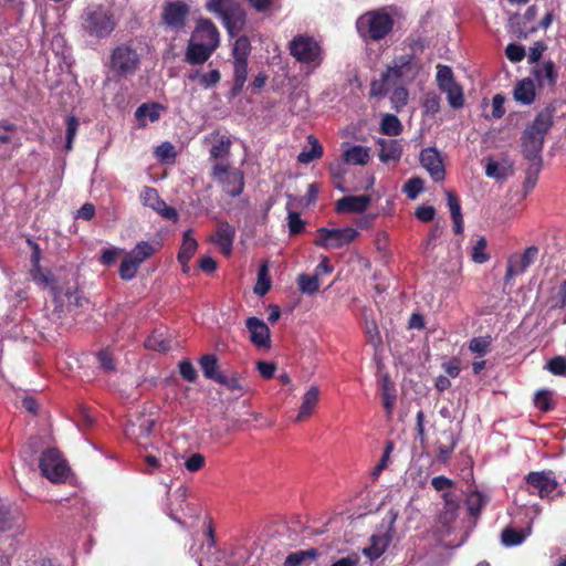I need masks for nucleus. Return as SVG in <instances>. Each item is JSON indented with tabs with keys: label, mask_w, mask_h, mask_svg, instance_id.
Returning a JSON list of instances; mask_svg holds the SVG:
<instances>
[{
	"label": "nucleus",
	"mask_w": 566,
	"mask_h": 566,
	"mask_svg": "<svg viewBox=\"0 0 566 566\" xmlns=\"http://www.w3.org/2000/svg\"><path fill=\"white\" fill-rule=\"evenodd\" d=\"M554 109L545 107L534 120L526 126L521 137V146L524 157L532 161L535 175L542 169V149L545 136L553 126Z\"/></svg>",
	"instance_id": "1"
},
{
	"label": "nucleus",
	"mask_w": 566,
	"mask_h": 566,
	"mask_svg": "<svg viewBox=\"0 0 566 566\" xmlns=\"http://www.w3.org/2000/svg\"><path fill=\"white\" fill-rule=\"evenodd\" d=\"M291 55L303 65L306 75L317 70L324 60L321 44L312 36L297 35L289 44Z\"/></svg>",
	"instance_id": "2"
},
{
	"label": "nucleus",
	"mask_w": 566,
	"mask_h": 566,
	"mask_svg": "<svg viewBox=\"0 0 566 566\" xmlns=\"http://www.w3.org/2000/svg\"><path fill=\"white\" fill-rule=\"evenodd\" d=\"M82 27L90 36L102 39L113 32L115 20L107 8L90 4L82 13Z\"/></svg>",
	"instance_id": "3"
},
{
	"label": "nucleus",
	"mask_w": 566,
	"mask_h": 566,
	"mask_svg": "<svg viewBox=\"0 0 566 566\" xmlns=\"http://www.w3.org/2000/svg\"><path fill=\"white\" fill-rule=\"evenodd\" d=\"M206 8L222 19L231 36H234L244 24V11L235 0H208Z\"/></svg>",
	"instance_id": "4"
},
{
	"label": "nucleus",
	"mask_w": 566,
	"mask_h": 566,
	"mask_svg": "<svg viewBox=\"0 0 566 566\" xmlns=\"http://www.w3.org/2000/svg\"><path fill=\"white\" fill-rule=\"evenodd\" d=\"M356 25L361 38L378 41L391 31L394 20L384 11H370L363 14Z\"/></svg>",
	"instance_id": "5"
},
{
	"label": "nucleus",
	"mask_w": 566,
	"mask_h": 566,
	"mask_svg": "<svg viewBox=\"0 0 566 566\" xmlns=\"http://www.w3.org/2000/svg\"><path fill=\"white\" fill-rule=\"evenodd\" d=\"M410 71L411 64L409 57L402 56L394 60L387 71L382 74L381 78L371 83L370 94L374 96H381L390 92L391 86H396Z\"/></svg>",
	"instance_id": "6"
},
{
	"label": "nucleus",
	"mask_w": 566,
	"mask_h": 566,
	"mask_svg": "<svg viewBox=\"0 0 566 566\" xmlns=\"http://www.w3.org/2000/svg\"><path fill=\"white\" fill-rule=\"evenodd\" d=\"M358 234V231L352 227H322L316 230L314 244L326 250L342 249L355 241Z\"/></svg>",
	"instance_id": "7"
},
{
	"label": "nucleus",
	"mask_w": 566,
	"mask_h": 566,
	"mask_svg": "<svg viewBox=\"0 0 566 566\" xmlns=\"http://www.w3.org/2000/svg\"><path fill=\"white\" fill-rule=\"evenodd\" d=\"M158 245L146 241L138 242L132 251L125 254L119 266L120 277L126 281L134 279L140 264L157 251Z\"/></svg>",
	"instance_id": "8"
},
{
	"label": "nucleus",
	"mask_w": 566,
	"mask_h": 566,
	"mask_svg": "<svg viewBox=\"0 0 566 566\" xmlns=\"http://www.w3.org/2000/svg\"><path fill=\"white\" fill-rule=\"evenodd\" d=\"M211 176L221 184L223 190L231 197L239 196L244 188L243 172L233 169L228 163L217 161L212 166Z\"/></svg>",
	"instance_id": "9"
},
{
	"label": "nucleus",
	"mask_w": 566,
	"mask_h": 566,
	"mask_svg": "<svg viewBox=\"0 0 566 566\" xmlns=\"http://www.w3.org/2000/svg\"><path fill=\"white\" fill-rule=\"evenodd\" d=\"M32 280L42 287H50L53 298L61 306H81L82 298L76 291L67 289L65 292L57 291L53 285V276L51 272L43 271L42 268L31 269L30 271Z\"/></svg>",
	"instance_id": "10"
},
{
	"label": "nucleus",
	"mask_w": 566,
	"mask_h": 566,
	"mask_svg": "<svg viewBox=\"0 0 566 566\" xmlns=\"http://www.w3.org/2000/svg\"><path fill=\"white\" fill-rule=\"evenodd\" d=\"M42 474L51 482H64L69 475L67 462L56 449H48L40 459Z\"/></svg>",
	"instance_id": "11"
},
{
	"label": "nucleus",
	"mask_w": 566,
	"mask_h": 566,
	"mask_svg": "<svg viewBox=\"0 0 566 566\" xmlns=\"http://www.w3.org/2000/svg\"><path fill=\"white\" fill-rule=\"evenodd\" d=\"M538 249L535 245L528 247L522 253H512L507 258L505 283H511L516 276L522 275L535 262Z\"/></svg>",
	"instance_id": "12"
},
{
	"label": "nucleus",
	"mask_w": 566,
	"mask_h": 566,
	"mask_svg": "<svg viewBox=\"0 0 566 566\" xmlns=\"http://www.w3.org/2000/svg\"><path fill=\"white\" fill-rule=\"evenodd\" d=\"M398 517L397 512H389V524L385 532L376 533L370 537V544L363 549L369 560L378 559L389 546L394 535V524Z\"/></svg>",
	"instance_id": "13"
},
{
	"label": "nucleus",
	"mask_w": 566,
	"mask_h": 566,
	"mask_svg": "<svg viewBox=\"0 0 566 566\" xmlns=\"http://www.w3.org/2000/svg\"><path fill=\"white\" fill-rule=\"evenodd\" d=\"M139 200L142 203L157 212L160 217L176 222L178 213L175 208L168 206L159 196L157 189L145 186L139 192Z\"/></svg>",
	"instance_id": "14"
},
{
	"label": "nucleus",
	"mask_w": 566,
	"mask_h": 566,
	"mask_svg": "<svg viewBox=\"0 0 566 566\" xmlns=\"http://www.w3.org/2000/svg\"><path fill=\"white\" fill-rule=\"evenodd\" d=\"M111 65L118 74L133 73L138 65V55L128 46H119L113 52Z\"/></svg>",
	"instance_id": "15"
},
{
	"label": "nucleus",
	"mask_w": 566,
	"mask_h": 566,
	"mask_svg": "<svg viewBox=\"0 0 566 566\" xmlns=\"http://www.w3.org/2000/svg\"><path fill=\"white\" fill-rule=\"evenodd\" d=\"M203 143L210 144V159L218 160L227 158L230 155V148L232 145L230 136L222 134L220 130H213L212 133L203 137Z\"/></svg>",
	"instance_id": "16"
},
{
	"label": "nucleus",
	"mask_w": 566,
	"mask_h": 566,
	"mask_svg": "<svg viewBox=\"0 0 566 566\" xmlns=\"http://www.w3.org/2000/svg\"><path fill=\"white\" fill-rule=\"evenodd\" d=\"M189 8L181 1L170 2L165 6L163 12L164 22L172 30L178 31L185 27Z\"/></svg>",
	"instance_id": "17"
},
{
	"label": "nucleus",
	"mask_w": 566,
	"mask_h": 566,
	"mask_svg": "<svg viewBox=\"0 0 566 566\" xmlns=\"http://www.w3.org/2000/svg\"><path fill=\"white\" fill-rule=\"evenodd\" d=\"M321 390L317 386L312 385L302 396L301 405L294 422H303L310 419L319 403Z\"/></svg>",
	"instance_id": "18"
},
{
	"label": "nucleus",
	"mask_w": 566,
	"mask_h": 566,
	"mask_svg": "<svg viewBox=\"0 0 566 566\" xmlns=\"http://www.w3.org/2000/svg\"><path fill=\"white\" fill-rule=\"evenodd\" d=\"M528 485L541 496H548L557 486L553 472H531L526 476Z\"/></svg>",
	"instance_id": "19"
},
{
	"label": "nucleus",
	"mask_w": 566,
	"mask_h": 566,
	"mask_svg": "<svg viewBox=\"0 0 566 566\" xmlns=\"http://www.w3.org/2000/svg\"><path fill=\"white\" fill-rule=\"evenodd\" d=\"M420 163L434 181L444 179V166L436 148L423 149L420 154Z\"/></svg>",
	"instance_id": "20"
},
{
	"label": "nucleus",
	"mask_w": 566,
	"mask_h": 566,
	"mask_svg": "<svg viewBox=\"0 0 566 566\" xmlns=\"http://www.w3.org/2000/svg\"><path fill=\"white\" fill-rule=\"evenodd\" d=\"M245 325L250 333V340L255 347L265 349L270 348V329L263 321L256 317H249Z\"/></svg>",
	"instance_id": "21"
},
{
	"label": "nucleus",
	"mask_w": 566,
	"mask_h": 566,
	"mask_svg": "<svg viewBox=\"0 0 566 566\" xmlns=\"http://www.w3.org/2000/svg\"><path fill=\"white\" fill-rule=\"evenodd\" d=\"M371 198L367 195L345 196L335 203L338 213H361L370 205Z\"/></svg>",
	"instance_id": "22"
},
{
	"label": "nucleus",
	"mask_w": 566,
	"mask_h": 566,
	"mask_svg": "<svg viewBox=\"0 0 566 566\" xmlns=\"http://www.w3.org/2000/svg\"><path fill=\"white\" fill-rule=\"evenodd\" d=\"M235 237V229L227 221H219L217 224L216 233L211 241L217 244L224 255H230Z\"/></svg>",
	"instance_id": "23"
},
{
	"label": "nucleus",
	"mask_w": 566,
	"mask_h": 566,
	"mask_svg": "<svg viewBox=\"0 0 566 566\" xmlns=\"http://www.w3.org/2000/svg\"><path fill=\"white\" fill-rule=\"evenodd\" d=\"M191 38L198 42H203L214 50L219 45V32L216 25L206 19L198 21Z\"/></svg>",
	"instance_id": "24"
},
{
	"label": "nucleus",
	"mask_w": 566,
	"mask_h": 566,
	"mask_svg": "<svg viewBox=\"0 0 566 566\" xmlns=\"http://www.w3.org/2000/svg\"><path fill=\"white\" fill-rule=\"evenodd\" d=\"M342 158L346 165L365 166L370 159V149L361 145L344 144L342 146Z\"/></svg>",
	"instance_id": "25"
},
{
	"label": "nucleus",
	"mask_w": 566,
	"mask_h": 566,
	"mask_svg": "<svg viewBox=\"0 0 566 566\" xmlns=\"http://www.w3.org/2000/svg\"><path fill=\"white\" fill-rule=\"evenodd\" d=\"M142 448L144 449L145 453L143 454L144 461L147 464V469L145 472L153 473L154 470H168L171 467V462L169 461L167 453L161 452L160 450L151 448V450L148 449L147 444H142Z\"/></svg>",
	"instance_id": "26"
},
{
	"label": "nucleus",
	"mask_w": 566,
	"mask_h": 566,
	"mask_svg": "<svg viewBox=\"0 0 566 566\" xmlns=\"http://www.w3.org/2000/svg\"><path fill=\"white\" fill-rule=\"evenodd\" d=\"M378 156L381 163H398L402 156V146L397 139H378Z\"/></svg>",
	"instance_id": "27"
},
{
	"label": "nucleus",
	"mask_w": 566,
	"mask_h": 566,
	"mask_svg": "<svg viewBox=\"0 0 566 566\" xmlns=\"http://www.w3.org/2000/svg\"><path fill=\"white\" fill-rule=\"evenodd\" d=\"M214 49L211 46L205 44L203 42H198L191 38L187 48L186 56L190 63L201 64L210 57Z\"/></svg>",
	"instance_id": "28"
},
{
	"label": "nucleus",
	"mask_w": 566,
	"mask_h": 566,
	"mask_svg": "<svg viewBox=\"0 0 566 566\" xmlns=\"http://www.w3.org/2000/svg\"><path fill=\"white\" fill-rule=\"evenodd\" d=\"M154 419L143 417L138 419V423H129L125 429V434L129 439H135L142 447L140 438L149 436L154 427Z\"/></svg>",
	"instance_id": "29"
},
{
	"label": "nucleus",
	"mask_w": 566,
	"mask_h": 566,
	"mask_svg": "<svg viewBox=\"0 0 566 566\" xmlns=\"http://www.w3.org/2000/svg\"><path fill=\"white\" fill-rule=\"evenodd\" d=\"M533 74L541 86H554L557 80V71L552 61L538 64L534 69Z\"/></svg>",
	"instance_id": "30"
},
{
	"label": "nucleus",
	"mask_w": 566,
	"mask_h": 566,
	"mask_svg": "<svg viewBox=\"0 0 566 566\" xmlns=\"http://www.w3.org/2000/svg\"><path fill=\"white\" fill-rule=\"evenodd\" d=\"M163 109L164 107L156 103L140 105L135 113L139 126L145 127L149 123L157 122L160 118Z\"/></svg>",
	"instance_id": "31"
},
{
	"label": "nucleus",
	"mask_w": 566,
	"mask_h": 566,
	"mask_svg": "<svg viewBox=\"0 0 566 566\" xmlns=\"http://www.w3.org/2000/svg\"><path fill=\"white\" fill-rule=\"evenodd\" d=\"M535 84L532 78H523L514 87V98L525 105H530L535 99Z\"/></svg>",
	"instance_id": "32"
},
{
	"label": "nucleus",
	"mask_w": 566,
	"mask_h": 566,
	"mask_svg": "<svg viewBox=\"0 0 566 566\" xmlns=\"http://www.w3.org/2000/svg\"><path fill=\"white\" fill-rule=\"evenodd\" d=\"M531 535V527L524 530H516L512 526H506L501 534V543L505 547L521 545Z\"/></svg>",
	"instance_id": "33"
},
{
	"label": "nucleus",
	"mask_w": 566,
	"mask_h": 566,
	"mask_svg": "<svg viewBox=\"0 0 566 566\" xmlns=\"http://www.w3.org/2000/svg\"><path fill=\"white\" fill-rule=\"evenodd\" d=\"M380 391L382 398V405L388 415H391L396 403V388L394 382L390 380L388 375H384L380 378Z\"/></svg>",
	"instance_id": "34"
},
{
	"label": "nucleus",
	"mask_w": 566,
	"mask_h": 566,
	"mask_svg": "<svg viewBox=\"0 0 566 566\" xmlns=\"http://www.w3.org/2000/svg\"><path fill=\"white\" fill-rule=\"evenodd\" d=\"M512 172L511 165L506 161H495L492 158H488L485 163V175L489 178L495 180L506 179Z\"/></svg>",
	"instance_id": "35"
},
{
	"label": "nucleus",
	"mask_w": 566,
	"mask_h": 566,
	"mask_svg": "<svg viewBox=\"0 0 566 566\" xmlns=\"http://www.w3.org/2000/svg\"><path fill=\"white\" fill-rule=\"evenodd\" d=\"M22 523L21 514L18 510H11L0 502V531L20 527Z\"/></svg>",
	"instance_id": "36"
},
{
	"label": "nucleus",
	"mask_w": 566,
	"mask_h": 566,
	"mask_svg": "<svg viewBox=\"0 0 566 566\" xmlns=\"http://www.w3.org/2000/svg\"><path fill=\"white\" fill-rule=\"evenodd\" d=\"M198 248L197 240L192 237L191 230L184 233L182 244L178 253V261L184 264V271L186 272V265L195 254Z\"/></svg>",
	"instance_id": "37"
},
{
	"label": "nucleus",
	"mask_w": 566,
	"mask_h": 566,
	"mask_svg": "<svg viewBox=\"0 0 566 566\" xmlns=\"http://www.w3.org/2000/svg\"><path fill=\"white\" fill-rule=\"evenodd\" d=\"M307 140L311 148H305L298 154L297 160L301 164H310L311 161L318 159L323 156V147L319 144L318 139L313 135H310L307 137Z\"/></svg>",
	"instance_id": "38"
},
{
	"label": "nucleus",
	"mask_w": 566,
	"mask_h": 566,
	"mask_svg": "<svg viewBox=\"0 0 566 566\" xmlns=\"http://www.w3.org/2000/svg\"><path fill=\"white\" fill-rule=\"evenodd\" d=\"M200 367L205 377L218 381L221 373L218 370V360L214 355H205L200 358Z\"/></svg>",
	"instance_id": "39"
},
{
	"label": "nucleus",
	"mask_w": 566,
	"mask_h": 566,
	"mask_svg": "<svg viewBox=\"0 0 566 566\" xmlns=\"http://www.w3.org/2000/svg\"><path fill=\"white\" fill-rule=\"evenodd\" d=\"M380 132L387 136H397L402 132V124L396 115H384L380 124Z\"/></svg>",
	"instance_id": "40"
},
{
	"label": "nucleus",
	"mask_w": 566,
	"mask_h": 566,
	"mask_svg": "<svg viewBox=\"0 0 566 566\" xmlns=\"http://www.w3.org/2000/svg\"><path fill=\"white\" fill-rule=\"evenodd\" d=\"M447 94V99L452 108H461L464 105V95L462 87L454 83L441 90Z\"/></svg>",
	"instance_id": "41"
},
{
	"label": "nucleus",
	"mask_w": 566,
	"mask_h": 566,
	"mask_svg": "<svg viewBox=\"0 0 566 566\" xmlns=\"http://www.w3.org/2000/svg\"><path fill=\"white\" fill-rule=\"evenodd\" d=\"M403 78L396 85L391 86V95L390 101L392 103V107L399 112L408 102V91L402 86Z\"/></svg>",
	"instance_id": "42"
},
{
	"label": "nucleus",
	"mask_w": 566,
	"mask_h": 566,
	"mask_svg": "<svg viewBox=\"0 0 566 566\" xmlns=\"http://www.w3.org/2000/svg\"><path fill=\"white\" fill-rule=\"evenodd\" d=\"M234 90L240 91L248 76V59H234Z\"/></svg>",
	"instance_id": "43"
},
{
	"label": "nucleus",
	"mask_w": 566,
	"mask_h": 566,
	"mask_svg": "<svg viewBox=\"0 0 566 566\" xmlns=\"http://www.w3.org/2000/svg\"><path fill=\"white\" fill-rule=\"evenodd\" d=\"M298 289L304 294H315L319 289V280L317 275L300 274L297 277Z\"/></svg>",
	"instance_id": "44"
},
{
	"label": "nucleus",
	"mask_w": 566,
	"mask_h": 566,
	"mask_svg": "<svg viewBox=\"0 0 566 566\" xmlns=\"http://www.w3.org/2000/svg\"><path fill=\"white\" fill-rule=\"evenodd\" d=\"M318 555L315 548L298 551L287 555L284 566H300L307 559H314Z\"/></svg>",
	"instance_id": "45"
},
{
	"label": "nucleus",
	"mask_w": 566,
	"mask_h": 566,
	"mask_svg": "<svg viewBox=\"0 0 566 566\" xmlns=\"http://www.w3.org/2000/svg\"><path fill=\"white\" fill-rule=\"evenodd\" d=\"M271 287V281L269 277V266L268 263H263L258 272V281L254 286V293L263 296L265 295Z\"/></svg>",
	"instance_id": "46"
},
{
	"label": "nucleus",
	"mask_w": 566,
	"mask_h": 566,
	"mask_svg": "<svg viewBox=\"0 0 566 566\" xmlns=\"http://www.w3.org/2000/svg\"><path fill=\"white\" fill-rule=\"evenodd\" d=\"M486 244L488 242L483 237H480L473 244L471 250V259L474 263L483 264L489 261L490 255L486 252Z\"/></svg>",
	"instance_id": "47"
},
{
	"label": "nucleus",
	"mask_w": 566,
	"mask_h": 566,
	"mask_svg": "<svg viewBox=\"0 0 566 566\" xmlns=\"http://www.w3.org/2000/svg\"><path fill=\"white\" fill-rule=\"evenodd\" d=\"M148 349L165 353L170 348V342L161 333H154L145 340Z\"/></svg>",
	"instance_id": "48"
},
{
	"label": "nucleus",
	"mask_w": 566,
	"mask_h": 566,
	"mask_svg": "<svg viewBox=\"0 0 566 566\" xmlns=\"http://www.w3.org/2000/svg\"><path fill=\"white\" fill-rule=\"evenodd\" d=\"M457 83L451 67L447 65L437 66V84L440 90Z\"/></svg>",
	"instance_id": "49"
},
{
	"label": "nucleus",
	"mask_w": 566,
	"mask_h": 566,
	"mask_svg": "<svg viewBox=\"0 0 566 566\" xmlns=\"http://www.w3.org/2000/svg\"><path fill=\"white\" fill-rule=\"evenodd\" d=\"M155 156L161 163H172L176 158L175 146L169 142H165L156 148Z\"/></svg>",
	"instance_id": "50"
},
{
	"label": "nucleus",
	"mask_w": 566,
	"mask_h": 566,
	"mask_svg": "<svg viewBox=\"0 0 566 566\" xmlns=\"http://www.w3.org/2000/svg\"><path fill=\"white\" fill-rule=\"evenodd\" d=\"M545 368L555 376L566 377V356H555L546 363Z\"/></svg>",
	"instance_id": "51"
},
{
	"label": "nucleus",
	"mask_w": 566,
	"mask_h": 566,
	"mask_svg": "<svg viewBox=\"0 0 566 566\" xmlns=\"http://www.w3.org/2000/svg\"><path fill=\"white\" fill-rule=\"evenodd\" d=\"M96 358L98 361L99 369L103 370L104 373H113L116 370V363L108 350H99L96 354Z\"/></svg>",
	"instance_id": "52"
},
{
	"label": "nucleus",
	"mask_w": 566,
	"mask_h": 566,
	"mask_svg": "<svg viewBox=\"0 0 566 566\" xmlns=\"http://www.w3.org/2000/svg\"><path fill=\"white\" fill-rule=\"evenodd\" d=\"M486 504V497L480 492H471L467 497L469 511L475 515Z\"/></svg>",
	"instance_id": "53"
},
{
	"label": "nucleus",
	"mask_w": 566,
	"mask_h": 566,
	"mask_svg": "<svg viewBox=\"0 0 566 566\" xmlns=\"http://www.w3.org/2000/svg\"><path fill=\"white\" fill-rule=\"evenodd\" d=\"M250 41L245 36H240L233 45V59H248L250 54Z\"/></svg>",
	"instance_id": "54"
},
{
	"label": "nucleus",
	"mask_w": 566,
	"mask_h": 566,
	"mask_svg": "<svg viewBox=\"0 0 566 566\" xmlns=\"http://www.w3.org/2000/svg\"><path fill=\"white\" fill-rule=\"evenodd\" d=\"M422 190L423 180L417 177L409 179L408 182L403 186V192L411 200H415Z\"/></svg>",
	"instance_id": "55"
},
{
	"label": "nucleus",
	"mask_w": 566,
	"mask_h": 566,
	"mask_svg": "<svg viewBox=\"0 0 566 566\" xmlns=\"http://www.w3.org/2000/svg\"><path fill=\"white\" fill-rule=\"evenodd\" d=\"M422 107L427 114H436L440 108V97L433 92L424 94Z\"/></svg>",
	"instance_id": "56"
},
{
	"label": "nucleus",
	"mask_w": 566,
	"mask_h": 566,
	"mask_svg": "<svg viewBox=\"0 0 566 566\" xmlns=\"http://www.w3.org/2000/svg\"><path fill=\"white\" fill-rule=\"evenodd\" d=\"M490 345L489 337H475L470 342L469 348L479 356H484L489 352Z\"/></svg>",
	"instance_id": "57"
},
{
	"label": "nucleus",
	"mask_w": 566,
	"mask_h": 566,
	"mask_svg": "<svg viewBox=\"0 0 566 566\" xmlns=\"http://www.w3.org/2000/svg\"><path fill=\"white\" fill-rule=\"evenodd\" d=\"M392 450H394V442L388 441L386 443L385 451H384V454H382L379 463L375 467V469L373 471L374 476H378L380 474V472L387 467V464L390 460V454H391Z\"/></svg>",
	"instance_id": "58"
},
{
	"label": "nucleus",
	"mask_w": 566,
	"mask_h": 566,
	"mask_svg": "<svg viewBox=\"0 0 566 566\" xmlns=\"http://www.w3.org/2000/svg\"><path fill=\"white\" fill-rule=\"evenodd\" d=\"M507 59L512 62H521L525 56V50L522 45L511 43L505 49Z\"/></svg>",
	"instance_id": "59"
},
{
	"label": "nucleus",
	"mask_w": 566,
	"mask_h": 566,
	"mask_svg": "<svg viewBox=\"0 0 566 566\" xmlns=\"http://www.w3.org/2000/svg\"><path fill=\"white\" fill-rule=\"evenodd\" d=\"M534 402L538 409H541L543 411L549 410L552 408L551 392L547 390H541V391L536 392V395L534 397Z\"/></svg>",
	"instance_id": "60"
},
{
	"label": "nucleus",
	"mask_w": 566,
	"mask_h": 566,
	"mask_svg": "<svg viewBox=\"0 0 566 566\" xmlns=\"http://www.w3.org/2000/svg\"><path fill=\"white\" fill-rule=\"evenodd\" d=\"M304 229V221L300 214L294 211L289 212V230L291 234H297Z\"/></svg>",
	"instance_id": "61"
},
{
	"label": "nucleus",
	"mask_w": 566,
	"mask_h": 566,
	"mask_svg": "<svg viewBox=\"0 0 566 566\" xmlns=\"http://www.w3.org/2000/svg\"><path fill=\"white\" fill-rule=\"evenodd\" d=\"M180 375L188 381L193 382L197 379V370L189 360L179 363Z\"/></svg>",
	"instance_id": "62"
},
{
	"label": "nucleus",
	"mask_w": 566,
	"mask_h": 566,
	"mask_svg": "<svg viewBox=\"0 0 566 566\" xmlns=\"http://www.w3.org/2000/svg\"><path fill=\"white\" fill-rule=\"evenodd\" d=\"M217 382L226 386L228 389H230L232 391H234V390L241 391L243 389V386L240 382V379L237 375L228 377V376H224L223 374H221V376Z\"/></svg>",
	"instance_id": "63"
},
{
	"label": "nucleus",
	"mask_w": 566,
	"mask_h": 566,
	"mask_svg": "<svg viewBox=\"0 0 566 566\" xmlns=\"http://www.w3.org/2000/svg\"><path fill=\"white\" fill-rule=\"evenodd\" d=\"M205 464V457L200 453H195L187 459L185 467L190 472L199 471Z\"/></svg>",
	"instance_id": "64"
}]
</instances>
